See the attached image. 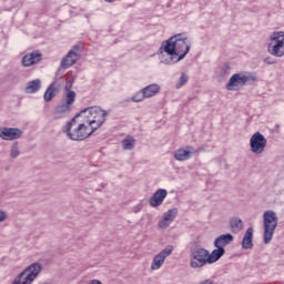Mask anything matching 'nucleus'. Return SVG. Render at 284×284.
<instances>
[{
    "instance_id": "f257e3e1",
    "label": "nucleus",
    "mask_w": 284,
    "mask_h": 284,
    "mask_svg": "<svg viewBox=\"0 0 284 284\" xmlns=\"http://www.w3.org/2000/svg\"><path fill=\"white\" fill-rule=\"evenodd\" d=\"M164 52H166L168 58L162 60V63H165L166 65L179 63V61L185 59L190 52V43L187 42V37L183 33L171 37L165 42Z\"/></svg>"
},
{
    "instance_id": "f03ea898",
    "label": "nucleus",
    "mask_w": 284,
    "mask_h": 284,
    "mask_svg": "<svg viewBox=\"0 0 284 284\" xmlns=\"http://www.w3.org/2000/svg\"><path fill=\"white\" fill-rule=\"evenodd\" d=\"M105 116H108V111L99 108V106H90L80 111L72 119V123H77L79 119H83L84 123L92 128L95 132L105 123Z\"/></svg>"
},
{
    "instance_id": "7ed1b4c3",
    "label": "nucleus",
    "mask_w": 284,
    "mask_h": 284,
    "mask_svg": "<svg viewBox=\"0 0 284 284\" xmlns=\"http://www.w3.org/2000/svg\"><path fill=\"white\" fill-rule=\"evenodd\" d=\"M263 223H264V243L265 245L270 244L272 239H274V232L278 227V215L276 212L268 210L263 213Z\"/></svg>"
},
{
    "instance_id": "20e7f679",
    "label": "nucleus",
    "mask_w": 284,
    "mask_h": 284,
    "mask_svg": "<svg viewBox=\"0 0 284 284\" xmlns=\"http://www.w3.org/2000/svg\"><path fill=\"white\" fill-rule=\"evenodd\" d=\"M256 74L250 72L234 73L226 83V90L236 91L240 88H245L247 83H254Z\"/></svg>"
},
{
    "instance_id": "39448f33",
    "label": "nucleus",
    "mask_w": 284,
    "mask_h": 284,
    "mask_svg": "<svg viewBox=\"0 0 284 284\" xmlns=\"http://www.w3.org/2000/svg\"><path fill=\"white\" fill-rule=\"evenodd\" d=\"M267 52L277 59L284 57V31H275L271 34Z\"/></svg>"
},
{
    "instance_id": "423d86ee",
    "label": "nucleus",
    "mask_w": 284,
    "mask_h": 284,
    "mask_svg": "<svg viewBox=\"0 0 284 284\" xmlns=\"http://www.w3.org/2000/svg\"><path fill=\"white\" fill-rule=\"evenodd\" d=\"M189 265L190 267H192V270H202V267H205V265H210L207 248H203V247L194 248L190 253Z\"/></svg>"
},
{
    "instance_id": "0eeeda50",
    "label": "nucleus",
    "mask_w": 284,
    "mask_h": 284,
    "mask_svg": "<svg viewBox=\"0 0 284 284\" xmlns=\"http://www.w3.org/2000/svg\"><path fill=\"white\" fill-rule=\"evenodd\" d=\"M39 272H41V265L39 263H33L20 273L12 284H32L34 278L39 276Z\"/></svg>"
},
{
    "instance_id": "6e6552de",
    "label": "nucleus",
    "mask_w": 284,
    "mask_h": 284,
    "mask_svg": "<svg viewBox=\"0 0 284 284\" xmlns=\"http://www.w3.org/2000/svg\"><path fill=\"white\" fill-rule=\"evenodd\" d=\"M250 148L253 154H263L267 148V139L261 132H256L251 136Z\"/></svg>"
},
{
    "instance_id": "1a4fd4ad",
    "label": "nucleus",
    "mask_w": 284,
    "mask_h": 284,
    "mask_svg": "<svg viewBox=\"0 0 284 284\" xmlns=\"http://www.w3.org/2000/svg\"><path fill=\"white\" fill-rule=\"evenodd\" d=\"M77 121H80V124L72 134V141H85V139L94 134L95 131L88 125V122H85L84 119H79Z\"/></svg>"
},
{
    "instance_id": "9d476101",
    "label": "nucleus",
    "mask_w": 284,
    "mask_h": 284,
    "mask_svg": "<svg viewBox=\"0 0 284 284\" xmlns=\"http://www.w3.org/2000/svg\"><path fill=\"white\" fill-rule=\"evenodd\" d=\"M64 90L65 100L55 109V119H61L62 114L70 112V105H72V81H68Z\"/></svg>"
},
{
    "instance_id": "9b49d317",
    "label": "nucleus",
    "mask_w": 284,
    "mask_h": 284,
    "mask_svg": "<svg viewBox=\"0 0 284 284\" xmlns=\"http://www.w3.org/2000/svg\"><path fill=\"white\" fill-rule=\"evenodd\" d=\"M172 252H174V246L169 245L164 250H162L160 253H158L153 257L151 263L152 272H156L160 267H163V264L165 263V258H168V256H171Z\"/></svg>"
},
{
    "instance_id": "f8f14e48",
    "label": "nucleus",
    "mask_w": 284,
    "mask_h": 284,
    "mask_svg": "<svg viewBox=\"0 0 284 284\" xmlns=\"http://www.w3.org/2000/svg\"><path fill=\"white\" fill-rule=\"evenodd\" d=\"M179 215V210L178 209H170L166 212L163 213L162 219L159 221L158 223V227H160V230H168V227H170V225H172V222L174 221V219H176V216Z\"/></svg>"
},
{
    "instance_id": "ddd939ff",
    "label": "nucleus",
    "mask_w": 284,
    "mask_h": 284,
    "mask_svg": "<svg viewBox=\"0 0 284 284\" xmlns=\"http://www.w3.org/2000/svg\"><path fill=\"white\" fill-rule=\"evenodd\" d=\"M23 132L17 128H1L0 129V139L3 141H14L21 139Z\"/></svg>"
},
{
    "instance_id": "4468645a",
    "label": "nucleus",
    "mask_w": 284,
    "mask_h": 284,
    "mask_svg": "<svg viewBox=\"0 0 284 284\" xmlns=\"http://www.w3.org/2000/svg\"><path fill=\"white\" fill-rule=\"evenodd\" d=\"M166 197H168V190L159 189L153 193V195L149 200V205L151 207H160V205H163V201H165Z\"/></svg>"
},
{
    "instance_id": "2eb2a0df",
    "label": "nucleus",
    "mask_w": 284,
    "mask_h": 284,
    "mask_svg": "<svg viewBox=\"0 0 284 284\" xmlns=\"http://www.w3.org/2000/svg\"><path fill=\"white\" fill-rule=\"evenodd\" d=\"M196 150L194 146H186L185 149H178L174 152V159L175 161H187L192 159V154H194Z\"/></svg>"
},
{
    "instance_id": "dca6fc26",
    "label": "nucleus",
    "mask_w": 284,
    "mask_h": 284,
    "mask_svg": "<svg viewBox=\"0 0 284 284\" xmlns=\"http://www.w3.org/2000/svg\"><path fill=\"white\" fill-rule=\"evenodd\" d=\"M39 61H41V52L33 51L22 58V65L24 68H30L31 65L39 63Z\"/></svg>"
},
{
    "instance_id": "f3484780",
    "label": "nucleus",
    "mask_w": 284,
    "mask_h": 284,
    "mask_svg": "<svg viewBox=\"0 0 284 284\" xmlns=\"http://www.w3.org/2000/svg\"><path fill=\"white\" fill-rule=\"evenodd\" d=\"M253 239H254V229L248 227L244 234L243 240H242V248L243 250H252V247H254Z\"/></svg>"
},
{
    "instance_id": "a211bd4d",
    "label": "nucleus",
    "mask_w": 284,
    "mask_h": 284,
    "mask_svg": "<svg viewBox=\"0 0 284 284\" xmlns=\"http://www.w3.org/2000/svg\"><path fill=\"white\" fill-rule=\"evenodd\" d=\"M234 241V235L226 233L217 236L214 241V247H223L225 250L226 245H230Z\"/></svg>"
},
{
    "instance_id": "6ab92c4d",
    "label": "nucleus",
    "mask_w": 284,
    "mask_h": 284,
    "mask_svg": "<svg viewBox=\"0 0 284 284\" xmlns=\"http://www.w3.org/2000/svg\"><path fill=\"white\" fill-rule=\"evenodd\" d=\"M216 248L212 251V253H210V251H207V256H209V265H212L213 263H216V261H220L221 257L224 256L225 254V248L224 247H220V246H215Z\"/></svg>"
},
{
    "instance_id": "aec40b11",
    "label": "nucleus",
    "mask_w": 284,
    "mask_h": 284,
    "mask_svg": "<svg viewBox=\"0 0 284 284\" xmlns=\"http://www.w3.org/2000/svg\"><path fill=\"white\" fill-rule=\"evenodd\" d=\"M159 92H161V87H159V84H150L142 89V94H144L145 99L156 97Z\"/></svg>"
},
{
    "instance_id": "412c9836",
    "label": "nucleus",
    "mask_w": 284,
    "mask_h": 284,
    "mask_svg": "<svg viewBox=\"0 0 284 284\" xmlns=\"http://www.w3.org/2000/svg\"><path fill=\"white\" fill-rule=\"evenodd\" d=\"M230 227L233 234H239V232L243 230V220H241L240 217H232L230 220Z\"/></svg>"
},
{
    "instance_id": "4be33fe9",
    "label": "nucleus",
    "mask_w": 284,
    "mask_h": 284,
    "mask_svg": "<svg viewBox=\"0 0 284 284\" xmlns=\"http://www.w3.org/2000/svg\"><path fill=\"white\" fill-rule=\"evenodd\" d=\"M81 54H83V42H79L78 44L73 45L72 65H74V63L81 59Z\"/></svg>"
},
{
    "instance_id": "5701e85b",
    "label": "nucleus",
    "mask_w": 284,
    "mask_h": 284,
    "mask_svg": "<svg viewBox=\"0 0 284 284\" xmlns=\"http://www.w3.org/2000/svg\"><path fill=\"white\" fill-rule=\"evenodd\" d=\"M41 90V80H32L26 87V92L28 94H34V92H39Z\"/></svg>"
},
{
    "instance_id": "b1692460",
    "label": "nucleus",
    "mask_w": 284,
    "mask_h": 284,
    "mask_svg": "<svg viewBox=\"0 0 284 284\" xmlns=\"http://www.w3.org/2000/svg\"><path fill=\"white\" fill-rule=\"evenodd\" d=\"M58 93H59V89H58L54 84H51V85H49V88L45 90L44 95H43V99H44V101H47V102L52 101V99H54Z\"/></svg>"
},
{
    "instance_id": "393cba45",
    "label": "nucleus",
    "mask_w": 284,
    "mask_h": 284,
    "mask_svg": "<svg viewBox=\"0 0 284 284\" xmlns=\"http://www.w3.org/2000/svg\"><path fill=\"white\" fill-rule=\"evenodd\" d=\"M134 145H136V140L132 136H126L123 141H122V148L123 150H133Z\"/></svg>"
},
{
    "instance_id": "a878e982",
    "label": "nucleus",
    "mask_w": 284,
    "mask_h": 284,
    "mask_svg": "<svg viewBox=\"0 0 284 284\" xmlns=\"http://www.w3.org/2000/svg\"><path fill=\"white\" fill-rule=\"evenodd\" d=\"M70 57H72V50H70L67 54V58H64L62 61H61V65L62 68L64 69H68L72 65V61L68 60L70 59Z\"/></svg>"
},
{
    "instance_id": "bb28decb",
    "label": "nucleus",
    "mask_w": 284,
    "mask_h": 284,
    "mask_svg": "<svg viewBox=\"0 0 284 284\" xmlns=\"http://www.w3.org/2000/svg\"><path fill=\"white\" fill-rule=\"evenodd\" d=\"M143 99H146V98H145V93H142V91L138 92L135 95L132 97V101L134 103H141Z\"/></svg>"
},
{
    "instance_id": "cd10ccee",
    "label": "nucleus",
    "mask_w": 284,
    "mask_h": 284,
    "mask_svg": "<svg viewBox=\"0 0 284 284\" xmlns=\"http://www.w3.org/2000/svg\"><path fill=\"white\" fill-rule=\"evenodd\" d=\"M189 78L187 74L182 73L179 83L176 84V88H182V85H185L187 83Z\"/></svg>"
},
{
    "instance_id": "c85d7f7f",
    "label": "nucleus",
    "mask_w": 284,
    "mask_h": 284,
    "mask_svg": "<svg viewBox=\"0 0 284 284\" xmlns=\"http://www.w3.org/2000/svg\"><path fill=\"white\" fill-rule=\"evenodd\" d=\"M72 130V121H69L65 126V134L69 136V139H72V133L70 132Z\"/></svg>"
},
{
    "instance_id": "c756f323",
    "label": "nucleus",
    "mask_w": 284,
    "mask_h": 284,
    "mask_svg": "<svg viewBox=\"0 0 284 284\" xmlns=\"http://www.w3.org/2000/svg\"><path fill=\"white\" fill-rule=\"evenodd\" d=\"M141 210H143V204L139 203L135 206H133L132 211L134 212V214H139V212H141Z\"/></svg>"
},
{
    "instance_id": "7c9ffc66",
    "label": "nucleus",
    "mask_w": 284,
    "mask_h": 284,
    "mask_svg": "<svg viewBox=\"0 0 284 284\" xmlns=\"http://www.w3.org/2000/svg\"><path fill=\"white\" fill-rule=\"evenodd\" d=\"M230 73V63H224L222 67V74H229Z\"/></svg>"
},
{
    "instance_id": "2f4dec72",
    "label": "nucleus",
    "mask_w": 284,
    "mask_h": 284,
    "mask_svg": "<svg viewBox=\"0 0 284 284\" xmlns=\"http://www.w3.org/2000/svg\"><path fill=\"white\" fill-rule=\"evenodd\" d=\"M18 155H19V149L17 146H13L11 149V156H12V159H17Z\"/></svg>"
},
{
    "instance_id": "473e14b6",
    "label": "nucleus",
    "mask_w": 284,
    "mask_h": 284,
    "mask_svg": "<svg viewBox=\"0 0 284 284\" xmlns=\"http://www.w3.org/2000/svg\"><path fill=\"white\" fill-rule=\"evenodd\" d=\"M264 63H266L267 65H274V63H276V60L268 57L264 59Z\"/></svg>"
},
{
    "instance_id": "72a5a7b5",
    "label": "nucleus",
    "mask_w": 284,
    "mask_h": 284,
    "mask_svg": "<svg viewBox=\"0 0 284 284\" xmlns=\"http://www.w3.org/2000/svg\"><path fill=\"white\" fill-rule=\"evenodd\" d=\"M1 221H6V213L0 211V223Z\"/></svg>"
},
{
    "instance_id": "f704fd0d",
    "label": "nucleus",
    "mask_w": 284,
    "mask_h": 284,
    "mask_svg": "<svg viewBox=\"0 0 284 284\" xmlns=\"http://www.w3.org/2000/svg\"><path fill=\"white\" fill-rule=\"evenodd\" d=\"M89 284H103V283H101V281L99 280H92Z\"/></svg>"
},
{
    "instance_id": "c9c22d12",
    "label": "nucleus",
    "mask_w": 284,
    "mask_h": 284,
    "mask_svg": "<svg viewBox=\"0 0 284 284\" xmlns=\"http://www.w3.org/2000/svg\"><path fill=\"white\" fill-rule=\"evenodd\" d=\"M77 97V93L72 91V101L74 102V98Z\"/></svg>"
},
{
    "instance_id": "e433bc0d",
    "label": "nucleus",
    "mask_w": 284,
    "mask_h": 284,
    "mask_svg": "<svg viewBox=\"0 0 284 284\" xmlns=\"http://www.w3.org/2000/svg\"><path fill=\"white\" fill-rule=\"evenodd\" d=\"M108 3H114V0H105Z\"/></svg>"
}]
</instances>
